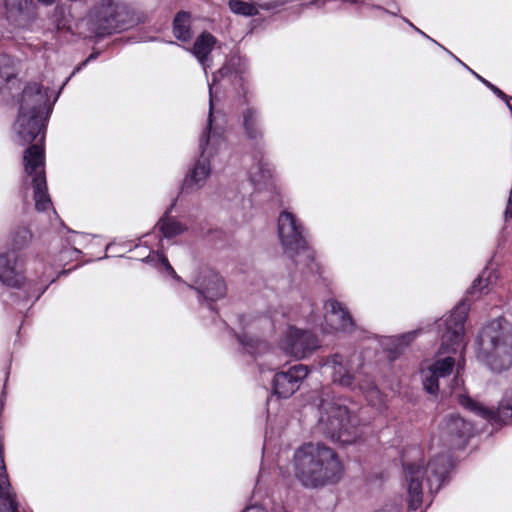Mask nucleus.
<instances>
[{"mask_svg":"<svg viewBox=\"0 0 512 512\" xmlns=\"http://www.w3.org/2000/svg\"><path fill=\"white\" fill-rule=\"evenodd\" d=\"M239 342L244 346H252V339L248 338L246 335L237 336Z\"/></svg>","mask_w":512,"mask_h":512,"instance_id":"nucleus-38","label":"nucleus"},{"mask_svg":"<svg viewBox=\"0 0 512 512\" xmlns=\"http://www.w3.org/2000/svg\"><path fill=\"white\" fill-rule=\"evenodd\" d=\"M146 262H150V261H156L157 264L156 266H163L165 271L170 275L172 276L174 279H177V280H180V277L177 275V273L175 272L174 268L171 266V264L169 263L167 257L163 254H156V255H153V256H148L146 259H145Z\"/></svg>","mask_w":512,"mask_h":512,"instance_id":"nucleus-31","label":"nucleus"},{"mask_svg":"<svg viewBox=\"0 0 512 512\" xmlns=\"http://www.w3.org/2000/svg\"><path fill=\"white\" fill-rule=\"evenodd\" d=\"M82 22L86 23L90 35L95 36L126 30L134 25L128 7L120 0H94Z\"/></svg>","mask_w":512,"mask_h":512,"instance_id":"nucleus-7","label":"nucleus"},{"mask_svg":"<svg viewBox=\"0 0 512 512\" xmlns=\"http://www.w3.org/2000/svg\"><path fill=\"white\" fill-rule=\"evenodd\" d=\"M174 36L181 41H188L191 38L190 15L186 12H179L173 22Z\"/></svg>","mask_w":512,"mask_h":512,"instance_id":"nucleus-25","label":"nucleus"},{"mask_svg":"<svg viewBox=\"0 0 512 512\" xmlns=\"http://www.w3.org/2000/svg\"><path fill=\"white\" fill-rule=\"evenodd\" d=\"M54 17V22L58 30H66L73 34L79 35L84 34L78 27V24H76L75 27L73 26L70 15H66L65 9L63 7H56Z\"/></svg>","mask_w":512,"mask_h":512,"instance_id":"nucleus-26","label":"nucleus"},{"mask_svg":"<svg viewBox=\"0 0 512 512\" xmlns=\"http://www.w3.org/2000/svg\"><path fill=\"white\" fill-rule=\"evenodd\" d=\"M8 18L14 21L28 18L33 9V0H4Z\"/></svg>","mask_w":512,"mask_h":512,"instance_id":"nucleus-22","label":"nucleus"},{"mask_svg":"<svg viewBox=\"0 0 512 512\" xmlns=\"http://www.w3.org/2000/svg\"><path fill=\"white\" fill-rule=\"evenodd\" d=\"M243 512H267L264 508L258 506L247 507Z\"/></svg>","mask_w":512,"mask_h":512,"instance_id":"nucleus-39","label":"nucleus"},{"mask_svg":"<svg viewBox=\"0 0 512 512\" xmlns=\"http://www.w3.org/2000/svg\"><path fill=\"white\" fill-rule=\"evenodd\" d=\"M468 309V305L465 302H461L451 311L447 318L442 320V323L438 324L439 328L444 326L441 334V353H456L463 339Z\"/></svg>","mask_w":512,"mask_h":512,"instance_id":"nucleus-9","label":"nucleus"},{"mask_svg":"<svg viewBox=\"0 0 512 512\" xmlns=\"http://www.w3.org/2000/svg\"><path fill=\"white\" fill-rule=\"evenodd\" d=\"M455 365V360L453 357L448 356L443 359H439L435 361L428 368L435 372L438 377H446L450 375Z\"/></svg>","mask_w":512,"mask_h":512,"instance_id":"nucleus-29","label":"nucleus"},{"mask_svg":"<svg viewBox=\"0 0 512 512\" xmlns=\"http://www.w3.org/2000/svg\"><path fill=\"white\" fill-rule=\"evenodd\" d=\"M353 3H358L359 0H351Z\"/></svg>","mask_w":512,"mask_h":512,"instance_id":"nucleus-50","label":"nucleus"},{"mask_svg":"<svg viewBox=\"0 0 512 512\" xmlns=\"http://www.w3.org/2000/svg\"><path fill=\"white\" fill-rule=\"evenodd\" d=\"M60 234L65 237L67 244L75 250L77 249L76 246H84L90 240V234L72 230L68 226H64Z\"/></svg>","mask_w":512,"mask_h":512,"instance_id":"nucleus-27","label":"nucleus"},{"mask_svg":"<svg viewBox=\"0 0 512 512\" xmlns=\"http://www.w3.org/2000/svg\"><path fill=\"white\" fill-rule=\"evenodd\" d=\"M317 401L321 433L342 445L353 444L361 438L363 431L359 417L331 397L329 389L322 390Z\"/></svg>","mask_w":512,"mask_h":512,"instance_id":"nucleus-4","label":"nucleus"},{"mask_svg":"<svg viewBox=\"0 0 512 512\" xmlns=\"http://www.w3.org/2000/svg\"><path fill=\"white\" fill-rule=\"evenodd\" d=\"M459 403L464 408L496 423L507 425L512 422V389L505 393L496 411L483 407L468 396H461Z\"/></svg>","mask_w":512,"mask_h":512,"instance_id":"nucleus-14","label":"nucleus"},{"mask_svg":"<svg viewBox=\"0 0 512 512\" xmlns=\"http://www.w3.org/2000/svg\"><path fill=\"white\" fill-rule=\"evenodd\" d=\"M321 366L327 367L331 370V378L334 384H337L343 388L355 390H373L375 385L369 382L365 387L356 382L354 374L349 368V362L345 360L344 356L335 353L326 357H323L320 361Z\"/></svg>","mask_w":512,"mask_h":512,"instance_id":"nucleus-11","label":"nucleus"},{"mask_svg":"<svg viewBox=\"0 0 512 512\" xmlns=\"http://www.w3.org/2000/svg\"><path fill=\"white\" fill-rule=\"evenodd\" d=\"M416 29V31H418L421 35H423L424 37H427L429 38L428 35H426L423 31L419 30L418 28L414 27Z\"/></svg>","mask_w":512,"mask_h":512,"instance_id":"nucleus-45","label":"nucleus"},{"mask_svg":"<svg viewBox=\"0 0 512 512\" xmlns=\"http://www.w3.org/2000/svg\"><path fill=\"white\" fill-rule=\"evenodd\" d=\"M417 334H418V331L416 330V331H411V332L401 335L398 338V341H399L398 345L399 346H407L416 338Z\"/></svg>","mask_w":512,"mask_h":512,"instance_id":"nucleus-35","label":"nucleus"},{"mask_svg":"<svg viewBox=\"0 0 512 512\" xmlns=\"http://www.w3.org/2000/svg\"><path fill=\"white\" fill-rule=\"evenodd\" d=\"M422 376L424 389L430 394H436L439 390L438 379L440 377L436 376L435 372L429 368L423 371Z\"/></svg>","mask_w":512,"mask_h":512,"instance_id":"nucleus-30","label":"nucleus"},{"mask_svg":"<svg viewBox=\"0 0 512 512\" xmlns=\"http://www.w3.org/2000/svg\"><path fill=\"white\" fill-rule=\"evenodd\" d=\"M248 174L250 182L257 189L267 184L272 178V169L262 153H258L254 156V163L250 167Z\"/></svg>","mask_w":512,"mask_h":512,"instance_id":"nucleus-20","label":"nucleus"},{"mask_svg":"<svg viewBox=\"0 0 512 512\" xmlns=\"http://www.w3.org/2000/svg\"><path fill=\"white\" fill-rule=\"evenodd\" d=\"M440 438L449 449H462L472 435V424L458 414H450L440 423Z\"/></svg>","mask_w":512,"mask_h":512,"instance_id":"nucleus-10","label":"nucleus"},{"mask_svg":"<svg viewBox=\"0 0 512 512\" xmlns=\"http://www.w3.org/2000/svg\"><path fill=\"white\" fill-rule=\"evenodd\" d=\"M302 226H278V235L284 253L294 260L296 266L303 264L309 272L317 271L314 252L308 247L307 241L300 230Z\"/></svg>","mask_w":512,"mask_h":512,"instance_id":"nucleus-8","label":"nucleus"},{"mask_svg":"<svg viewBox=\"0 0 512 512\" xmlns=\"http://www.w3.org/2000/svg\"><path fill=\"white\" fill-rule=\"evenodd\" d=\"M16 493L6 471L3 447L0 444V512H19Z\"/></svg>","mask_w":512,"mask_h":512,"instance_id":"nucleus-17","label":"nucleus"},{"mask_svg":"<svg viewBox=\"0 0 512 512\" xmlns=\"http://www.w3.org/2000/svg\"><path fill=\"white\" fill-rule=\"evenodd\" d=\"M306 365L297 364L286 371L277 372L272 381V390L279 398H289L300 387L302 381L308 376Z\"/></svg>","mask_w":512,"mask_h":512,"instance_id":"nucleus-13","label":"nucleus"},{"mask_svg":"<svg viewBox=\"0 0 512 512\" xmlns=\"http://www.w3.org/2000/svg\"><path fill=\"white\" fill-rule=\"evenodd\" d=\"M477 345V358L492 371L499 373L512 366V334L500 320H493L481 329Z\"/></svg>","mask_w":512,"mask_h":512,"instance_id":"nucleus-6","label":"nucleus"},{"mask_svg":"<svg viewBox=\"0 0 512 512\" xmlns=\"http://www.w3.org/2000/svg\"><path fill=\"white\" fill-rule=\"evenodd\" d=\"M242 126L248 139L258 143L262 140L263 132L260 113L253 107H247L242 112Z\"/></svg>","mask_w":512,"mask_h":512,"instance_id":"nucleus-19","label":"nucleus"},{"mask_svg":"<svg viewBox=\"0 0 512 512\" xmlns=\"http://www.w3.org/2000/svg\"><path fill=\"white\" fill-rule=\"evenodd\" d=\"M95 58H96V56L94 54H91L84 62L81 63L80 66H78L77 68L74 69V71L72 72L70 77L75 75L78 71H80L82 69V67H84L90 60L95 59Z\"/></svg>","mask_w":512,"mask_h":512,"instance_id":"nucleus-37","label":"nucleus"},{"mask_svg":"<svg viewBox=\"0 0 512 512\" xmlns=\"http://www.w3.org/2000/svg\"><path fill=\"white\" fill-rule=\"evenodd\" d=\"M229 73V66H223L213 75V83L209 84V115L207 127L199 141L200 157L184 179V191H195L202 188L210 176L212 162L214 163L217 157L226 153L227 144L223 137L224 128L219 123V118L213 114L212 86L220 77H225Z\"/></svg>","mask_w":512,"mask_h":512,"instance_id":"nucleus-2","label":"nucleus"},{"mask_svg":"<svg viewBox=\"0 0 512 512\" xmlns=\"http://www.w3.org/2000/svg\"><path fill=\"white\" fill-rule=\"evenodd\" d=\"M497 280V276L494 271H492L489 267H486L481 274L473 281V284L468 291L469 294H481L488 293L489 287L493 285Z\"/></svg>","mask_w":512,"mask_h":512,"instance_id":"nucleus-24","label":"nucleus"},{"mask_svg":"<svg viewBox=\"0 0 512 512\" xmlns=\"http://www.w3.org/2000/svg\"><path fill=\"white\" fill-rule=\"evenodd\" d=\"M242 207H243L244 210L249 209V211H245L243 213V220H245V221L251 220L253 218V216H254V212L251 211V209H252V199L251 198L244 199L242 201Z\"/></svg>","mask_w":512,"mask_h":512,"instance_id":"nucleus-34","label":"nucleus"},{"mask_svg":"<svg viewBox=\"0 0 512 512\" xmlns=\"http://www.w3.org/2000/svg\"><path fill=\"white\" fill-rule=\"evenodd\" d=\"M371 8H373V9H377V10H379V11H382V12L387 13V11H386V10H383V9H381L380 7H374V6H372Z\"/></svg>","mask_w":512,"mask_h":512,"instance_id":"nucleus-47","label":"nucleus"},{"mask_svg":"<svg viewBox=\"0 0 512 512\" xmlns=\"http://www.w3.org/2000/svg\"><path fill=\"white\" fill-rule=\"evenodd\" d=\"M295 476L308 488L336 483L342 474V464L330 447L307 443L294 454Z\"/></svg>","mask_w":512,"mask_h":512,"instance_id":"nucleus-3","label":"nucleus"},{"mask_svg":"<svg viewBox=\"0 0 512 512\" xmlns=\"http://www.w3.org/2000/svg\"><path fill=\"white\" fill-rule=\"evenodd\" d=\"M296 220L297 218L292 212L284 210L280 213L277 224H295Z\"/></svg>","mask_w":512,"mask_h":512,"instance_id":"nucleus-33","label":"nucleus"},{"mask_svg":"<svg viewBox=\"0 0 512 512\" xmlns=\"http://www.w3.org/2000/svg\"><path fill=\"white\" fill-rule=\"evenodd\" d=\"M320 342L315 334L307 330L291 327L282 344L283 350L295 357L305 358L319 348Z\"/></svg>","mask_w":512,"mask_h":512,"instance_id":"nucleus-12","label":"nucleus"},{"mask_svg":"<svg viewBox=\"0 0 512 512\" xmlns=\"http://www.w3.org/2000/svg\"><path fill=\"white\" fill-rule=\"evenodd\" d=\"M452 468L451 455L448 452L440 453L427 463L426 467L416 463L403 462L404 475L408 490V508L417 510L422 505L423 480L431 494L437 493L446 481Z\"/></svg>","mask_w":512,"mask_h":512,"instance_id":"nucleus-5","label":"nucleus"},{"mask_svg":"<svg viewBox=\"0 0 512 512\" xmlns=\"http://www.w3.org/2000/svg\"><path fill=\"white\" fill-rule=\"evenodd\" d=\"M17 255L12 252L0 253V282L12 288H19L23 277L16 268Z\"/></svg>","mask_w":512,"mask_h":512,"instance_id":"nucleus-18","label":"nucleus"},{"mask_svg":"<svg viewBox=\"0 0 512 512\" xmlns=\"http://www.w3.org/2000/svg\"><path fill=\"white\" fill-rule=\"evenodd\" d=\"M39 1L44 4H51V3L55 2L56 0H39Z\"/></svg>","mask_w":512,"mask_h":512,"instance_id":"nucleus-43","label":"nucleus"},{"mask_svg":"<svg viewBox=\"0 0 512 512\" xmlns=\"http://www.w3.org/2000/svg\"><path fill=\"white\" fill-rule=\"evenodd\" d=\"M157 224L164 225V224H168V223L166 222V218H165V217H162V218H160V219H159V221L157 222Z\"/></svg>","mask_w":512,"mask_h":512,"instance_id":"nucleus-42","label":"nucleus"},{"mask_svg":"<svg viewBox=\"0 0 512 512\" xmlns=\"http://www.w3.org/2000/svg\"><path fill=\"white\" fill-rule=\"evenodd\" d=\"M448 54H451L453 56V58H455L458 62H460L463 66H465L466 68H468L464 63H462L456 56H454L451 51H448Z\"/></svg>","mask_w":512,"mask_h":512,"instance_id":"nucleus-44","label":"nucleus"},{"mask_svg":"<svg viewBox=\"0 0 512 512\" xmlns=\"http://www.w3.org/2000/svg\"><path fill=\"white\" fill-rule=\"evenodd\" d=\"M51 110L47 90L38 83H29L22 91L19 114L13 125L16 141L21 145L30 144L39 137L38 142L30 145L23 156L25 182L33 188L38 211H46L52 206L47 189L43 145Z\"/></svg>","mask_w":512,"mask_h":512,"instance_id":"nucleus-1","label":"nucleus"},{"mask_svg":"<svg viewBox=\"0 0 512 512\" xmlns=\"http://www.w3.org/2000/svg\"><path fill=\"white\" fill-rule=\"evenodd\" d=\"M489 88L496 94L498 95L499 97H502L504 98L505 97V94L499 89L497 88L496 86H494L493 84H489Z\"/></svg>","mask_w":512,"mask_h":512,"instance_id":"nucleus-40","label":"nucleus"},{"mask_svg":"<svg viewBox=\"0 0 512 512\" xmlns=\"http://www.w3.org/2000/svg\"><path fill=\"white\" fill-rule=\"evenodd\" d=\"M32 232L28 226H17L11 233L9 247L12 252L21 250L29 245L32 240Z\"/></svg>","mask_w":512,"mask_h":512,"instance_id":"nucleus-23","label":"nucleus"},{"mask_svg":"<svg viewBox=\"0 0 512 512\" xmlns=\"http://www.w3.org/2000/svg\"><path fill=\"white\" fill-rule=\"evenodd\" d=\"M407 23H409L410 26L414 27L413 23H410L408 20H405Z\"/></svg>","mask_w":512,"mask_h":512,"instance_id":"nucleus-49","label":"nucleus"},{"mask_svg":"<svg viewBox=\"0 0 512 512\" xmlns=\"http://www.w3.org/2000/svg\"><path fill=\"white\" fill-rule=\"evenodd\" d=\"M187 226H160L162 236L168 240L184 233Z\"/></svg>","mask_w":512,"mask_h":512,"instance_id":"nucleus-32","label":"nucleus"},{"mask_svg":"<svg viewBox=\"0 0 512 512\" xmlns=\"http://www.w3.org/2000/svg\"><path fill=\"white\" fill-rule=\"evenodd\" d=\"M29 130H31V129H30V125H26V126H25V132H26V133H29V132H30Z\"/></svg>","mask_w":512,"mask_h":512,"instance_id":"nucleus-48","label":"nucleus"},{"mask_svg":"<svg viewBox=\"0 0 512 512\" xmlns=\"http://www.w3.org/2000/svg\"><path fill=\"white\" fill-rule=\"evenodd\" d=\"M326 313L325 319L328 325L335 330L349 331L354 327L353 319L350 313L342 306L340 302L334 299L326 301L324 306Z\"/></svg>","mask_w":512,"mask_h":512,"instance_id":"nucleus-16","label":"nucleus"},{"mask_svg":"<svg viewBox=\"0 0 512 512\" xmlns=\"http://www.w3.org/2000/svg\"><path fill=\"white\" fill-rule=\"evenodd\" d=\"M215 44L216 38L212 34L204 32L197 37L191 50L199 63L202 65L205 74H207V68L209 67V55Z\"/></svg>","mask_w":512,"mask_h":512,"instance_id":"nucleus-21","label":"nucleus"},{"mask_svg":"<svg viewBox=\"0 0 512 512\" xmlns=\"http://www.w3.org/2000/svg\"><path fill=\"white\" fill-rule=\"evenodd\" d=\"M199 297L209 302L224 298L227 292L225 282L221 275L213 270H208L196 280V285L191 286Z\"/></svg>","mask_w":512,"mask_h":512,"instance_id":"nucleus-15","label":"nucleus"},{"mask_svg":"<svg viewBox=\"0 0 512 512\" xmlns=\"http://www.w3.org/2000/svg\"><path fill=\"white\" fill-rule=\"evenodd\" d=\"M15 76V60L5 53H0V79L7 82Z\"/></svg>","mask_w":512,"mask_h":512,"instance_id":"nucleus-28","label":"nucleus"},{"mask_svg":"<svg viewBox=\"0 0 512 512\" xmlns=\"http://www.w3.org/2000/svg\"><path fill=\"white\" fill-rule=\"evenodd\" d=\"M497 320H500V321H501V323H502V326L505 328V330H506V331H508V329L503 325V322H504V324H507V321H504V320H503V319H501V318H498Z\"/></svg>","mask_w":512,"mask_h":512,"instance_id":"nucleus-46","label":"nucleus"},{"mask_svg":"<svg viewBox=\"0 0 512 512\" xmlns=\"http://www.w3.org/2000/svg\"><path fill=\"white\" fill-rule=\"evenodd\" d=\"M329 0H313V1H310L309 3H306L304 6L305 7H311V6H315L317 8H322L325 6V4L328 2Z\"/></svg>","mask_w":512,"mask_h":512,"instance_id":"nucleus-36","label":"nucleus"},{"mask_svg":"<svg viewBox=\"0 0 512 512\" xmlns=\"http://www.w3.org/2000/svg\"><path fill=\"white\" fill-rule=\"evenodd\" d=\"M279 512H287V511H285V510H281V511H279Z\"/></svg>","mask_w":512,"mask_h":512,"instance_id":"nucleus-51","label":"nucleus"},{"mask_svg":"<svg viewBox=\"0 0 512 512\" xmlns=\"http://www.w3.org/2000/svg\"><path fill=\"white\" fill-rule=\"evenodd\" d=\"M471 71V73L477 78L479 79L481 82H483L487 87H489V84H491L489 81L485 80L484 78H482L480 75H478L477 73H475L474 71H472L469 67L467 68Z\"/></svg>","mask_w":512,"mask_h":512,"instance_id":"nucleus-41","label":"nucleus"}]
</instances>
